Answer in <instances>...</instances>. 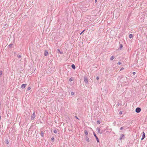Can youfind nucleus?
Here are the masks:
<instances>
[{
  "mask_svg": "<svg viewBox=\"0 0 147 147\" xmlns=\"http://www.w3.org/2000/svg\"><path fill=\"white\" fill-rule=\"evenodd\" d=\"M96 129L98 132V133L100 134H102L104 131L103 130H102L101 131L100 128L98 127H97Z\"/></svg>",
  "mask_w": 147,
  "mask_h": 147,
  "instance_id": "obj_1",
  "label": "nucleus"
},
{
  "mask_svg": "<svg viewBox=\"0 0 147 147\" xmlns=\"http://www.w3.org/2000/svg\"><path fill=\"white\" fill-rule=\"evenodd\" d=\"M141 111V109L140 107H137L136 109V112L137 113H140Z\"/></svg>",
  "mask_w": 147,
  "mask_h": 147,
  "instance_id": "obj_2",
  "label": "nucleus"
},
{
  "mask_svg": "<svg viewBox=\"0 0 147 147\" xmlns=\"http://www.w3.org/2000/svg\"><path fill=\"white\" fill-rule=\"evenodd\" d=\"M35 115L34 112V113H33V114L31 116V120H33L35 118Z\"/></svg>",
  "mask_w": 147,
  "mask_h": 147,
  "instance_id": "obj_3",
  "label": "nucleus"
},
{
  "mask_svg": "<svg viewBox=\"0 0 147 147\" xmlns=\"http://www.w3.org/2000/svg\"><path fill=\"white\" fill-rule=\"evenodd\" d=\"M124 138V135L122 134H121L120 135V138H119L120 140L122 139H123Z\"/></svg>",
  "mask_w": 147,
  "mask_h": 147,
  "instance_id": "obj_4",
  "label": "nucleus"
},
{
  "mask_svg": "<svg viewBox=\"0 0 147 147\" xmlns=\"http://www.w3.org/2000/svg\"><path fill=\"white\" fill-rule=\"evenodd\" d=\"M93 135L96 138V140H97V142H99V139H98V138L97 137V136H96V135L94 132H93Z\"/></svg>",
  "mask_w": 147,
  "mask_h": 147,
  "instance_id": "obj_5",
  "label": "nucleus"
},
{
  "mask_svg": "<svg viewBox=\"0 0 147 147\" xmlns=\"http://www.w3.org/2000/svg\"><path fill=\"white\" fill-rule=\"evenodd\" d=\"M84 81L85 82L86 84H88V79L86 77H85L84 78Z\"/></svg>",
  "mask_w": 147,
  "mask_h": 147,
  "instance_id": "obj_6",
  "label": "nucleus"
},
{
  "mask_svg": "<svg viewBox=\"0 0 147 147\" xmlns=\"http://www.w3.org/2000/svg\"><path fill=\"white\" fill-rule=\"evenodd\" d=\"M142 133H143V135H142V138L141 139L142 140H143L145 138V134L144 132V131H143Z\"/></svg>",
  "mask_w": 147,
  "mask_h": 147,
  "instance_id": "obj_7",
  "label": "nucleus"
},
{
  "mask_svg": "<svg viewBox=\"0 0 147 147\" xmlns=\"http://www.w3.org/2000/svg\"><path fill=\"white\" fill-rule=\"evenodd\" d=\"M27 85V84H23L21 86V88H25L26 86Z\"/></svg>",
  "mask_w": 147,
  "mask_h": 147,
  "instance_id": "obj_8",
  "label": "nucleus"
},
{
  "mask_svg": "<svg viewBox=\"0 0 147 147\" xmlns=\"http://www.w3.org/2000/svg\"><path fill=\"white\" fill-rule=\"evenodd\" d=\"M48 54V53L47 51H45L44 55L45 56H47Z\"/></svg>",
  "mask_w": 147,
  "mask_h": 147,
  "instance_id": "obj_9",
  "label": "nucleus"
},
{
  "mask_svg": "<svg viewBox=\"0 0 147 147\" xmlns=\"http://www.w3.org/2000/svg\"><path fill=\"white\" fill-rule=\"evenodd\" d=\"M71 67L72 68H73L74 69H75L76 68V67L74 64H72L71 65Z\"/></svg>",
  "mask_w": 147,
  "mask_h": 147,
  "instance_id": "obj_10",
  "label": "nucleus"
},
{
  "mask_svg": "<svg viewBox=\"0 0 147 147\" xmlns=\"http://www.w3.org/2000/svg\"><path fill=\"white\" fill-rule=\"evenodd\" d=\"M84 133L85 134L86 136H87L88 135V131L86 130H85Z\"/></svg>",
  "mask_w": 147,
  "mask_h": 147,
  "instance_id": "obj_11",
  "label": "nucleus"
},
{
  "mask_svg": "<svg viewBox=\"0 0 147 147\" xmlns=\"http://www.w3.org/2000/svg\"><path fill=\"white\" fill-rule=\"evenodd\" d=\"M86 140L88 142H89V138L87 137V136H86Z\"/></svg>",
  "mask_w": 147,
  "mask_h": 147,
  "instance_id": "obj_12",
  "label": "nucleus"
},
{
  "mask_svg": "<svg viewBox=\"0 0 147 147\" xmlns=\"http://www.w3.org/2000/svg\"><path fill=\"white\" fill-rule=\"evenodd\" d=\"M129 38H131L133 37V35L132 34H130L129 35Z\"/></svg>",
  "mask_w": 147,
  "mask_h": 147,
  "instance_id": "obj_13",
  "label": "nucleus"
},
{
  "mask_svg": "<svg viewBox=\"0 0 147 147\" xmlns=\"http://www.w3.org/2000/svg\"><path fill=\"white\" fill-rule=\"evenodd\" d=\"M123 45L121 44L120 45V47L119 48L118 50H121V49Z\"/></svg>",
  "mask_w": 147,
  "mask_h": 147,
  "instance_id": "obj_14",
  "label": "nucleus"
},
{
  "mask_svg": "<svg viewBox=\"0 0 147 147\" xmlns=\"http://www.w3.org/2000/svg\"><path fill=\"white\" fill-rule=\"evenodd\" d=\"M40 135L42 137H43L44 136V133L43 131H41L40 133Z\"/></svg>",
  "mask_w": 147,
  "mask_h": 147,
  "instance_id": "obj_15",
  "label": "nucleus"
},
{
  "mask_svg": "<svg viewBox=\"0 0 147 147\" xmlns=\"http://www.w3.org/2000/svg\"><path fill=\"white\" fill-rule=\"evenodd\" d=\"M114 58V57L113 56H112L110 58V60H112Z\"/></svg>",
  "mask_w": 147,
  "mask_h": 147,
  "instance_id": "obj_16",
  "label": "nucleus"
},
{
  "mask_svg": "<svg viewBox=\"0 0 147 147\" xmlns=\"http://www.w3.org/2000/svg\"><path fill=\"white\" fill-rule=\"evenodd\" d=\"M54 132L55 134H57V129H55L54 131Z\"/></svg>",
  "mask_w": 147,
  "mask_h": 147,
  "instance_id": "obj_17",
  "label": "nucleus"
},
{
  "mask_svg": "<svg viewBox=\"0 0 147 147\" xmlns=\"http://www.w3.org/2000/svg\"><path fill=\"white\" fill-rule=\"evenodd\" d=\"M13 45L12 44H10L9 45V47L10 48H11Z\"/></svg>",
  "mask_w": 147,
  "mask_h": 147,
  "instance_id": "obj_18",
  "label": "nucleus"
},
{
  "mask_svg": "<svg viewBox=\"0 0 147 147\" xmlns=\"http://www.w3.org/2000/svg\"><path fill=\"white\" fill-rule=\"evenodd\" d=\"M51 140L52 141H53V142L54 141V140H55V139H54V138H53V137L52 138H51Z\"/></svg>",
  "mask_w": 147,
  "mask_h": 147,
  "instance_id": "obj_19",
  "label": "nucleus"
},
{
  "mask_svg": "<svg viewBox=\"0 0 147 147\" xmlns=\"http://www.w3.org/2000/svg\"><path fill=\"white\" fill-rule=\"evenodd\" d=\"M97 124H100V121H97Z\"/></svg>",
  "mask_w": 147,
  "mask_h": 147,
  "instance_id": "obj_20",
  "label": "nucleus"
},
{
  "mask_svg": "<svg viewBox=\"0 0 147 147\" xmlns=\"http://www.w3.org/2000/svg\"><path fill=\"white\" fill-rule=\"evenodd\" d=\"M69 80L70 82H71L72 81V79L71 78H70L69 79Z\"/></svg>",
  "mask_w": 147,
  "mask_h": 147,
  "instance_id": "obj_21",
  "label": "nucleus"
},
{
  "mask_svg": "<svg viewBox=\"0 0 147 147\" xmlns=\"http://www.w3.org/2000/svg\"><path fill=\"white\" fill-rule=\"evenodd\" d=\"M6 143L7 144H8V143H9V142H8V140H6Z\"/></svg>",
  "mask_w": 147,
  "mask_h": 147,
  "instance_id": "obj_22",
  "label": "nucleus"
},
{
  "mask_svg": "<svg viewBox=\"0 0 147 147\" xmlns=\"http://www.w3.org/2000/svg\"><path fill=\"white\" fill-rule=\"evenodd\" d=\"M30 89H31V88H30V87H28V88L27 90H30Z\"/></svg>",
  "mask_w": 147,
  "mask_h": 147,
  "instance_id": "obj_23",
  "label": "nucleus"
},
{
  "mask_svg": "<svg viewBox=\"0 0 147 147\" xmlns=\"http://www.w3.org/2000/svg\"><path fill=\"white\" fill-rule=\"evenodd\" d=\"M17 57H19V58H20L21 57V56L20 55H18L17 56Z\"/></svg>",
  "mask_w": 147,
  "mask_h": 147,
  "instance_id": "obj_24",
  "label": "nucleus"
},
{
  "mask_svg": "<svg viewBox=\"0 0 147 147\" xmlns=\"http://www.w3.org/2000/svg\"><path fill=\"white\" fill-rule=\"evenodd\" d=\"M74 92H71V95H73L74 94Z\"/></svg>",
  "mask_w": 147,
  "mask_h": 147,
  "instance_id": "obj_25",
  "label": "nucleus"
},
{
  "mask_svg": "<svg viewBox=\"0 0 147 147\" xmlns=\"http://www.w3.org/2000/svg\"><path fill=\"white\" fill-rule=\"evenodd\" d=\"M2 74V71H0V76Z\"/></svg>",
  "mask_w": 147,
  "mask_h": 147,
  "instance_id": "obj_26",
  "label": "nucleus"
},
{
  "mask_svg": "<svg viewBox=\"0 0 147 147\" xmlns=\"http://www.w3.org/2000/svg\"><path fill=\"white\" fill-rule=\"evenodd\" d=\"M119 105H120V104L119 103H118L117 104V107H118L119 106Z\"/></svg>",
  "mask_w": 147,
  "mask_h": 147,
  "instance_id": "obj_27",
  "label": "nucleus"
},
{
  "mask_svg": "<svg viewBox=\"0 0 147 147\" xmlns=\"http://www.w3.org/2000/svg\"><path fill=\"white\" fill-rule=\"evenodd\" d=\"M121 64V62H118V64L119 65H120Z\"/></svg>",
  "mask_w": 147,
  "mask_h": 147,
  "instance_id": "obj_28",
  "label": "nucleus"
},
{
  "mask_svg": "<svg viewBox=\"0 0 147 147\" xmlns=\"http://www.w3.org/2000/svg\"><path fill=\"white\" fill-rule=\"evenodd\" d=\"M99 79V78L98 77V76H97L96 78V79H97V80H98Z\"/></svg>",
  "mask_w": 147,
  "mask_h": 147,
  "instance_id": "obj_29",
  "label": "nucleus"
},
{
  "mask_svg": "<svg viewBox=\"0 0 147 147\" xmlns=\"http://www.w3.org/2000/svg\"><path fill=\"white\" fill-rule=\"evenodd\" d=\"M119 114H120V115L122 114V112L121 111L119 112Z\"/></svg>",
  "mask_w": 147,
  "mask_h": 147,
  "instance_id": "obj_30",
  "label": "nucleus"
},
{
  "mask_svg": "<svg viewBox=\"0 0 147 147\" xmlns=\"http://www.w3.org/2000/svg\"><path fill=\"white\" fill-rule=\"evenodd\" d=\"M123 129V127H121L120 128V130H122Z\"/></svg>",
  "mask_w": 147,
  "mask_h": 147,
  "instance_id": "obj_31",
  "label": "nucleus"
},
{
  "mask_svg": "<svg viewBox=\"0 0 147 147\" xmlns=\"http://www.w3.org/2000/svg\"><path fill=\"white\" fill-rule=\"evenodd\" d=\"M75 117L78 119H79L77 116H75Z\"/></svg>",
  "mask_w": 147,
  "mask_h": 147,
  "instance_id": "obj_32",
  "label": "nucleus"
},
{
  "mask_svg": "<svg viewBox=\"0 0 147 147\" xmlns=\"http://www.w3.org/2000/svg\"><path fill=\"white\" fill-rule=\"evenodd\" d=\"M136 74V72H133V74L134 75H135Z\"/></svg>",
  "mask_w": 147,
  "mask_h": 147,
  "instance_id": "obj_33",
  "label": "nucleus"
},
{
  "mask_svg": "<svg viewBox=\"0 0 147 147\" xmlns=\"http://www.w3.org/2000/svg\"><path fill=\"white\" fill-rule=\"evenodd\" d=\"M85 31V29L84 30L82 31V32H83L84 31Z\"/></svg>",
  "mask_w": 147,
  "mask_h": 147,
  "instance_id": "obj_34",
  "label": "nucleus"
},
{
  "mask_svg": "<svg viewBox=\"0 0 147 147\" xmlns=\"http://www.w3.org/2000/svg\"><path fill=\"white\" fill-rule=\"evenodd\" d=\"M97 1V0H95V3Z\"/></svg>",
  "mask_w": 147,
  "mask_h": 147,
  "instance_id": "obj_35",
  "label": "nucleus"
},
{
  "mask_svg": "<svg viewBox=\"0 0 147 147\" xmlns=\"http://www.w3.org/2000/svg\"><path fill=\"white\" fill-rule=\"evenodd\" d=\"M83 32H82L80 34L81 35L83 33Z\"/></svg>",
  "mask_w": 147,
  "mask_h": 147,
  "instance_id": "obj_36",
  "label": "nucleus"
},
{
  "mask_svg": "<svg viewBox=\"0 0 147 147\" xmlns=\"http://www.w3.org/2000/svg\"><path fill=\"white\" fill-rule=\"evenodd\" d=\"M1 107V103L0 102V107Z\"/></svg>",
  "mask_w": 147,
  "mask_h": 147,
  "instance_id": "obj_37",
  "label": "nucleus"
},
{
  "mask_svg": "<svg viewBox=\"0 0 147 147\" xmlns=\"http://www.w3.org/2000/svg\"><path fill=\"white\" fill-rule=\"evenodd\" d=\"M123 69V68H122L121 69V70H122V69Z\"/></svg>",
  "mask_w": 147,
  "mask_h": 147,
  "instance_id": "obj_38",
  "label": "nucleus"
},
{
  "mask_svg": "<svg viewBox=\"0 0 147 147\" xmlns=\"http://www.w3.org/2000/svg\"><path fill=\"white\" fill-rule=\"evenodd\" d=\"M58 51H59V49H58Z\"/></svg>",
  "mask_w": 147,
  "mask_h": 147,
  "instance_id": "obj_39",
  "label": "nucleus"
},
{
  "mask_svg": "<svg viewBox=\"0 0 147 147\" xmlns=\"http://www.w3.org/2000/svg\"><path fill=\"white\" fill-rule=\"evenodd\" d=\"M58 51H59V49H58Z\"/></svg>",
  "mask_w": 147,
  "mask_h": 147,
  "instance_id": "obj_40",
  "label": "nucleus"
}]
</instances>
